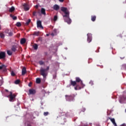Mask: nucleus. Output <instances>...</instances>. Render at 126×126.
Here are the masks:
<instances>
[{
    "label": "nucleus",
    "mask_w": 126,
    "mask_h": 126,
    "mask_svg": "<svg viewBox=\"0 0 126 126\" xmlns=\"http://www.w3.org/2000/svg\"><path fill=\"white\" fill-rule=\"evenodd\" d=\"M26 68L24 67L22 69V75H25V74L27 73Z\"/></svg>",
    "instance_id": "f3484780"
},
{
    "label": "nucleus",
    "mask_w": 126,
    "mask_h": 126,
    "mask_svg": "<svg viewBox=\"0 0 126 126\" xmlns=\"http://www.w3.org/2000/svg\"><path fill=\"white\" fill-rule=\"evenodd\" d=\"M53 79H56L57 78V73L53 75Z\"/></svg>",
    "instance_id": "e433bc0d"
},
{
    "label": "nucleus",
    "mask_w": 126,
    "mask_h": 126,
    "mask_svg": "<svg viewBox=\"0 0 126 126\" xmlns=\"http://www.w3.org/2000/svg\"><path fill=\"white\" fill-rule=\"evenodd\" d=\"M20 82V80H16L15 81V84H19V83Z\"/></svg>",
    "instance_id": "f704fd0d"
},
{
    "label": "nucleus",
    "mask_w": 126,
    "mask_h": 126,
    "mask_svg": "<svg viewBox=\"0 0 126 126\" xmlns=\"http://www.w3.org/2000/svg\"><path fill=\"white\" fill-rule=\"evenodd\" d=\"M46 36H49V34H46Z\"/></svg>",
    "instance_id": "3c124183"
},
{
    "label": "nucleus",
    "mask_w": 126,
    "mask_h": 126,
    "mask_svg": "<svg viewBox=\"0 0 126 126\" xmlns=\"http://www.w3.org/2000/svg\"><path fill=\"white\" fill-rule=\"evenodd\" d=\"M10 16L12 18L13 20H16V19H17V17L14 16L12 14H10Z\"/></svg>",
    "instance_id": "b1692460"
},
{
    "label": "nucleus",
    "mask_w": 126,
    "mask_h": 126,
    "mask_svg": "<svg viewBox=\"0 0 126 126\" xmlns=\"http://www.w3.org/2000/svg\"><path fill=\"white\" fill-rule=\"evenodd\" d=\"M31 85H32V83L30 82V83L29 84V87H31Z\"/></svg>",
    "instance_id": "a19ab883"
},
{
    "label": "nucleus",
    "mask_w": 126,
    "mask_h": 126,
    "mask_svg": "<svg viewBox=\"0 0 126 126\" xmlns=\"http://www.w3.org/2000/svg\"><path fill=\"white\" fill-rule=\"evenodd\" d=\"M87 36H88L87 41L89 43H90V42L92 41V34H91V33H88Z\"/></svg>",
    "instance_id": "1a4fd4ad"
},
{
    "label": "nucleus",
    "mask_w": 126,
    "mask_h": 126,
    "mask_svg": "<svg viewBox=\"0 0 126 126\" xmlns=\"http://www.w3.org/2000/svg\"><path fill=\"white\" fill-rule=\"evenodd\" d=\"M16 26L17 27H20L21 26V23H20V22H17V23H16Z\"/></svg>",
    "instance_id": "c756f323"
},
{
    "label": "nucleus",
    "mask_w": 126,
    "mask_h": 126,
    "mask_svg": "<svg viewBox=\"0 0 126 126\" xmlns=\"http://www.w3.org/2000/svg\"><path fill=\"white\" fill-rule=\"evenodd\" d=\"M121 69H125V70L126 69V64H123L122 66Z\"/></svg>",
    "instance_id": "7c9ffc66"
},
{
    "label": "nucleus",
    "mask_w": 126,
    "mask_h": 126,
    "mask_svg": "<svg viewBox=\"0 0 126 126\" xmlns=\"http://www.w3.org/2000/svg\"><path fill=\"white\" fill-rule=\"evenodd\" d=\"M50 69V66H48L46 69L41 68L39 71L40 75L43 76V78H46L47 77V76L48 75V70Z\"/></svg>",
    "instance_id": "f03ea898"
},
{
    "label": "nucleus",
    "mask_w": 126,
    "mask_h": 126,
    "mask_svg": "<svg viewBox=\"0 0 126 126\" xmlns=\"http://www.w3.org/2000/svg\"><path fill=\"white\" fill-rule=\"evenodd\" d=\"M29 93L30 95H34L36 93V91L34 89H30Z\"/></svg>",
    "instance_id": "9b49d317"
},
{
    "label": "nucleus",
    "mask_w": 126,
    "mask_h": 126,
    "mask_svg": "<svg viewBox=\"0 0 126 126\" xmlns=\"http://www.w3.org/2000/svg\"><path fill=\"white\" fill-rule=\"evenodd\" d=\"M23 6L24 7V10L25 11H27L30 9V7H29V5L27 3H24L23 5Z\"/></svg>",
    "instance_id": "6e6552de"
},
{
    "label": "nucleus",
    "mask_w": 126,
    "mask_h": 126,
    "mask_svg": "<svg viewBox=\"0 0 126 126\" xmlns=\"http://www.w3.org/2000/svg\"><path fill=\"white\" fill-rule=\"evenodd\" d=\"M53 9L56 11L59 10L60 9V6L58 4H55L53 6Z\"/></svg>",
    "instance_id": "dca6fc26"
},
{
    "label": "nucleus",
    "mask_w": 126,
    "mask_h": 126,
    "mask_svg": "<svg viewBox=\"0 0 126 126\" xmlns=\"http://www.w3.org/2000/svg\"><path fill=\"white\" fill-rule=\"evenodd\" d=\"M70 85H71L72 86H76V85H78V84H77L76 81H72V80H71Z\"/></svg>",
    "instance_id": "ddd939ff"
},
{
    "label": "nucleus",
    "mask_w": 126,
    "mask_h": 126,
    "mask_svg": "<svg viewBox=\"0 0 126 126\" xmlns=\"http://www.w3.org/2000/svg\"><path fill=\"white\" fill-rule=\"evenodd\" d=\"M7 54L8 56H11L12 55V52L10 50H7Z\"/></svg>",
    "instance_id": "bb28decb"
},
{
    "label": "nucleus",
    "mask_w": 126,
    "mask_h": 126,
    "mask_svg": "<svg viewBox=\"0 0 126 126\" xmlns=\"http://www.w3.org/2000/svg\"><path fill=\"white\" fill-rule=\"evenodd\" d=\"M9 98V101L10 102H14V99H15V97H16V95L15 94H12V92H10V94H9L7 96Z\"/></svg>",
    "instance_id": "7ed1b4c3"
},
{
    "label": "nucleus",
    "mask_w": 126,
    "mask_h": 126,
    "mask_svg": "<svg viewBox=\"0 0 126 126\" xmlns=\"http://www.w3.org/2000/svg\"><path fill=\"white\" fill-rule=\"evenodd\" d=\"M31 22V19H29L26 23V25L28 26L29 25V23Z\"/></svg>",
    "instance_id": "c85d7f7f"
},
{
    "label": "nucleus",
    "mask_w": 126,
    "mask_h": 126,
    "mask_svg": "<svg viewBox=\"0 0 126 126\" xmlns=\"http://www.w3.org/2000/svg\"><path fill=\"white\" fill-rule=\"evenodd\" d=\"M11 76H15V73H14L13 70L11 71Z\"/></svg>",
    "instance_id": "2f4dec72"
},
{
    "label": "nucleus",
    "mask_w": 126,
    "mask_h": 126,
    "mask_svg": "<svg viewBox=\"0 0 126 126\" xmlns=\"http://www.w3.org/2000/svg\"><path fill=\"white\" fill-rule=\"evenodd\" d=\"M18 46V45H12V48H11V51L12 52H16Z\"/></svg>",
    "instance_id": "f8f14e48"
},
{
    "label": "nucleus",
    "mask_w": 126,
    "mask_h": 126,
    "mask_svg": "<svg viewBox=\"0 0 126 126\" xmlns=\"http://www.w3.org/2000/svg\"><path fill=\"white\" fill-rule=\"evenodd\" d=\"M40 34V32H34L33 33L34 36H39Z\"/></svg>",
    "instance_id": "5701e85b"
},
{
    "label": "nucleus",
    "mask_w": 126,
    "mask_h": 126,
    "mask_svg": "<svg viewBox=\"0 0 126 126\" xmlns=\"http://www.w3.org/2000/svg\"><path fill=\"white\" fill-rule=\"evenodd\" d=\"M54 21H57V20H58V16H55L54 17Z\"/></svg>",
    "instance_id": "4c0bfd02"
},
{
    "label": "nucleus",
    "mask_w": 126,
    "mask_h": 126,
    "mask_svg": "<svg viewBox=\"0 0 126 126\" xmlns=\"http://www.w3.org/2000/svg\"><path fill=\"white\" fill-rule=\"evenodd\" d=\"M122 126H126V124H123Z\"/></svg>",
    "instance_id": "a18cd8bd"
},
{
    "label": "nucleus",
    "mask_w": 126,
    "mask_h": 126,
    "mask_svg": "<svg viewBox=\"0 0 126 126\" xmlns=\"http://www.w3.org/2000/svg\"><path fill=\"white\" fill-rule=\"evenodd\" d=\"M119 101L120 103H121V104L124 103V101H126V95L121 96Z\"/></svg>",
    "instance_id": "0eeeda50"
},
{
    "label": "nucleus",
    "mask_w": 126,
    "mask_h": 126,
    "mask_svg": "<svg viewBox=\"0 0 126 126\" xmlns=\"http://www.w3.org/2000/svg\"><path fill=\"white\" fill-rule=\"evenodd\" d=\"M3 70V71H6V67L2 64L1 66H0V70Z\"/></svg>",
    "instance_id": "4468645a"
},
{
    "label": "nucleus",
    "mask_w": 126,
    "mask_h": 126,
    "mask_svg": "<svg viewBox=\"0 0 126 126\" xmlns=\"http://www.w3.org/2000/svg\"><path fill=\"white\" fill-rule=\"evenodd\" d=\"M38 63L40 65H43V64H44V62H43L42 61H39Z\"/></svg>",
    "instance_id": "473e14b6"
},
{
    "label": "nucleus",
    "mask_w": 126,
    "mask_h": 126,
    "mask_svg": "<svg viewBox=\"0 0 126 126\" xmlns=\"http://www.w3.org/2000/svg\"><path fill=\"white\" fill-rule=\"evenodd\" d=\"M97 53H99V50H97Z\"/></svg>",
    "instance_id": "603ef678"
},
{
    "label": "nucleus",
    "mask_w": 126,
    "mask_h": 126,
    "mask_svg": "<svg viewBox=\"0 0 126 126\" xmlns=\"http://www.w3.org/2000/svg\"><path fill=\"white\" fill-rule=\"evenodd\" d=\"M0 37L1 39H4L5 37L4 34L2 32L0 33Z\"/></svg>",
    "instance_id": "cd10ccee"
},
{
    "label": "nucleus",
    "mask_w": 126,
    "mask_h": 126,
    "mask_svg": "<svg viewBox=\"0 0 126 126\" xmlns=\"http://www.w3.org/2000/svg\"><path fill=\"white\" fill-rule=\"evenodd\" d=\"M5 58V52H0V60Z\"/></svg>",
    "instance_id": "9d476101"
},
{
    "label": "nucleus",
    "mask_w": 126,
    "mask_h": 126,
    "mask_svg": "<svg viewBox=\"0 0 126 126\" xmlns=\"http://www.w3.org/2000/svg\"><path fill=\"white\" fill-rule=\"evenodd\" d=\"M32 48H34V50H38V45L37 44H34L32 45Z\"/></svg>",
    "instance_id": "4be33fe9"
},
{
    "label": "nucleus",
    "mask_w": 126,
    "mask_h": 126,
    "mask_svg": "<svg viewBox=\"0 0 126 126\" xmlns=\"http://www.w3.org/2000/svg\"><path fill=\"white\" fill-rule=\"evenodd\" d=\"M6 92H8V90H5Z\"/></svg>",
    "instance_id": "09e8293b"
},
{
    "label": "nucleus",
    "mask_w": 126,
    "mask_h": 126,
    "mask_svg": "<svg viewBox=\"0 0 126 126\" xmlns=\"http://www.w3.org/2000/svg\"><path fill=\"white\" fill-rule=\"evenodd\" d=\"M108 119L111 121V122L112 123V124H113L115 126H117V124L116 123V122L114 118H111L110 117H109Z\"/></svg>",
    "instance_id": "2eb2a0df"
},
{
    "label": "nucleus",
    "mask_w": 126,
    "mask_h": 126,
    "mask_svg": "<svg viewBox=\"0 0 126 126\" xmlns=\"http://www.w3.org/2000/svg\"><path fill=\"white\" fill-rule=\"evenodd\" d=\"M51 35H52V36H55V35H56V34H55L54 33H52Z\"/></svg>",
    "instance_id": "c03bdc74"
},
{
    "label": "nucleus",
    "mask_w": 126,
    "mask_h": 126,
    "mask_svg": "<svg viewBox=\"0 0 126 126\" xmlns=\"http://www.w3.org/2000/svg\"><path fill=\"white\" fill-rule=\"evenodd\" d=\"M61 11H63L62 15L63 18V20L65 22H66L67 24H70L71 23V19L69 18V11L67 10V8L64 7H62L61 8Z\"/></svg>",
    "instance_id": "f257e3e1"
},
{
    "label": "nucleus",
    "mask_w": 126,
    "mask_h": 126,
    "mask_svg": "<svg viewBox=\"0 0 126 126\" xmlns=\"http://www.w3.org/2000/svg\"><path fill=\"white\" fill-rule=\"evenodd\" d=\"M37 28H41V29H44V27L42 26V22L41 21L38 20L37 21Z\"/></svg>",
    "instance_id": "423d86ee"
},
{
    "label": "nucleus",
    "mask_w": 126,
    "mask_h": 126,
    "mask_svg": "<svg viewBox=\"0 0 126 126\" xmlns=\"http://www.w3.org/2000/svg\"><path fill=\"white\" fill-rule=\"evenodd\" d=\"M41 14H43V15H46V9L43 8L41 9Z\"/></svg>",
    "instance_id": "aec40b11"
},
{
    "label": "nucleus",
    "mask_w": 126,
    "mask_h": 126,
    "mask_svg": "<svg viewBox=\"0 0 126 126\" xmlns=\"http://www.w3.org/2000/svg\"><path fill=\"white\" fill-rule=\"evenodd\" d=\"M37 13V12L36 11H33V13H32V15L33 16H35L36 15V14Z\"/></svg>",
    "instance_id": "ea45409f"
},
{
    "label": "nucleus",
    "mask_w": 126,
    "mask_h": 126,
    "mask_svg": "<svg viewBox=\"0 0 126 126\" xmlns=\"http://www.w3.org/2000/svg\"><path fill=\"white\" fill-rule=\"evenodd\" d=\"M81 88H82V87H81V86H79V85H77L75 88H74V89L75 90H80V89H81Z\"/></svg>",
    "instance_id": "a211bd4d"
},
{
    "label": "nucleus",
    "mask_w": 126,
    "mask_h": 126,
    "mask_svg": "<svg viewBox=\"0 0 126 126\" xmlns=\"http://www.w3.org/2000/svg\"><path fill=\"white\" fill-rule=\"evenodd\" d=\"M20 43L21 45H23L24 44H25V43H26V39H25V38H22L20 40Z\"/></svg>",
    "instance_id": "6ab92c4d"
},
{
    "label": "nucleus",
    "mask_w": 126,
    "mask_h": 126,
    "mask_svg": "<svg viewBox=\"0 0 126 126\" xmlns=\"http://www.w3.org/2000/svg\"><path fill=\"white\" fill-rule=\"evenodd\" d=\"M66 99L67 101H73L74 100V96L73 95H65Z\"/></svg>",
    "instance_id": "39448f33"
},
{
    "label": "nucleus",
    "mask_w": 126,
    "mask_h": 126,
    "mask_svg": "<svg viewBox=\"0 0 126 126\" xmlns=\"http://www.w3.org/2000/svg\"><path fill=\"white\" fill-rule=\"evenodd\" d=\"M75 81L77 83H79L82 87V88H83L85 86V85L84 84L83 82L80 79V77H77L75 78Z\"/></svg>",
    "instance_id": "20e7f679"
},
{
    "label": "nucleus",
    "mask_w": 126,
    "mask_h": 126,
    "mask_svg": "<svg viewBox=\"0 0 126 126\" xmlns=\"http://www.w3.org/2000/svg\"><path fill=\"white\" fill-rule=\"evenodd\" d=\"M53 33H54L55 34V35H57V33H58V30L55 29L53 30Z\"/></svg>",
    "instance_id": "72a5a7b5"
},
{
    "label": "nucleus",
    "mask_w": 126,
    "mask_h": 126,
    "mask_svg": "<svg viewBox=\"0 0 126 126\" xmlns=\"http://www.w3.org/2000/svg\"><path fill=\"white\" fill-rule=\"evenodd\" d=\"M28 126H31V125H30V124H28Z\"/></svg>",
    "instance_id": "de8ad7c7"
},
{
    "label": "nucleus",
    "mask_w": 126,
    "mask_h": 126,
    "mask_svg": "<svg viewBox=\"0 0 126 126\" xmlns=\"http://www.w3.org/2000/svg\"><path fill=\"white\" fill-rule=\"evenodd\" d=\"M8 35L9 36H12L13 35V33H12V32H10L8 33Z\"/></svg>",
    "instance_id": "58836bf2"
},
{
    "label": "nucleus",
    "mask_w": 126,
    "mask_h": 126,
    "mask_svg": "<svg viewBox=\"0 0 126 126\" xmlns=\"http://www.w3.org/2000/svg\"><path fill=\"white\" fill-rule=\"evenodd\" d=\"M43 115H44V116H45V117H46V116H48V115H49V112H44Z\"/></svg>",
    "instance_id": "c9c22d12"
},
{
    "label": "nucleus",
    "mask_w": 126,
    "mask_h": 126,
    "mask_svg": "<svg viewBox=\"0 0 126 126\" xmlns=\"http://www.w3.org/2000/svg\"><path fill=\"white\" fill-rule=\"evenodd\" d=\"M15 10V8L14 7L12 6L11 8H9V12H13Z\"/></svg>",
    "instance_id": "412c9836"
},
{
    "label": "nucleus",
    "mask_w": 126,
    "mask_h": 126,
    "mask_svg": "<svg viewBox=\"0 0 126 126\" xmlns=\"http://www.w3.org/2000/svg\"><path fill=\"white\" fill-rule=\"evenodd\" d=\"M91 20H92V21L94 22V21H95V20H96V16H91Z\"/></svg>",
    "instance_id": "393cba45"
},
{
    "label": "nucleus",
    "mask_w": 126,
    "mask_h": 126,
    "mask_svg": "<svg viewBox=\"0 0 126 126\" xmlns=\"http://www.w3.org/2000/svg\"><path fill=\"white\" fill-rule=\"evenodd\" d=\"M121 59H122V60H123V59H125V57H123V58H121Z\"/></svg>",
    "instance_id": "8fccbe9b"
},
{
    "label": "nucleus",
    "mask_w": 126,
    "mask_h": 126,
    "mask_svg": "<svg viewBox=\"0 0 126 126\" xmlns=\"http://www.w3.org/2000/svg\"><path fill=\"white\" fill-rule=\"evenodd\" d=\"M1 29V26L0 25V30Z\"/></svg>",
    "instance_id": "49530a36"
},
{
    "label": "nucleus",
    "mask_w": 126,
    "mask_h": 126,
    "mask_svg": "<svg viewBox=\"0 0 126 126\" xmlns=\"http://www.w3.org/2000/svg\"><path fill=\"white\" fill-rule=\"evenodd\" d=\"M36 83H37V84H39V83H41V79L39 78H36Z\"/></svg>",
    "instance_id": "a878e982"
},
{
    "label": "nucleus",
    "mask_w": 126,
    "mask_h": 126,
    "mask_svg": "<svg viewBox=\"0 0 126 126\" xmlns=\"http://www.w3.org/2000/svg\"><path fill=\"white\" fill-rule=\"evenodd\" d=\"M35 8H38V7H39V5H36L35 6Z\"/></svg>",
    "instance_id": "79ce46f5"
},
{
    "label": "nucleus",
    "mask_w": 126,
    "mask_h": 126,
    "mask_svg": "<svg viewBox=\"0 0 126 126\" xmlns=\"http://www.w3.org/2000/svg\"><path fill=\"white\" fill-rule=\"evenodd\" d=\"M59 1H60L61 2H63V0H59Z\"/></svg>",
    "instance_id": "37998d69"
}]
</instances>
